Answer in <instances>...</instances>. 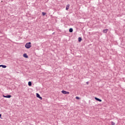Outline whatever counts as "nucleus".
<instances>
[{"label": "nucleus", "mask_w": 125, "mask_h": 125, "mask_svg": "<svg viewBox=\"0 0 125 125\" xmlns=\"http://www.w3.org/2000/svg\"><path fill=\"white\" fill-rule=\"evenodd\" d=\"M25 48L29 49V48H31L32 47V43L31 42H27L25 45Z\"/></svg>", "instance_id": "nucleus-1"}, {"label": "nucleus", "mask_w": 125, "mask_h": 125, "mask_svg": "<svg viewBox=\"0 0 125 125\" xmlns=\"http://www.w3.org/2000/svg\"><path fill=\"white\" fill-rule=\"evenodd\" d=\"M36 97H37V98H39V99H40L41 100H42V98L41 97V95H40V94L38 93H36Z\"/></svg>", "instance_id": "nucleus-2"}, {"label": "nucleus", "mask_w": 125, "mask_h": 125, "mask_svg": "<svg viewBox=\"0 0 125 125\" xmlns=\"http://www.w3.org/2000/svg\"><path fill=\"white\" fill-rule=\"evenodd\" d=\"M62 94H69V93H70L68 91H66L65 90H62Z\"/></svg>", "instance_id": "nucleus-3"}, {"label": "nucleus", "mask_w": 125, "mask_h": 125, "mask_svg": "<svg viewBox=\"0 0 125 125\" xmlns=\"http://www.w3.org/2000/svg\"><path fill=\"white\" fill-rule=\"evenodd\" d=\"M3 97H4V98H11V95H8L6 96L3 95Z\"/></svg>", "instance_id": "nucleus-4"}, {"label": "nucleus", "mask_w": 125, "mask_h": 125, "mask_svg": "<svg viewBox=\"0 0 125 125\" xmlns=\"http://www.w3.org/2000/svg\"><path fill=\"white\" fill-rule=\"evenodd\" d=\"M95 100H96L97 101H98L99 102H102V100L98 98L95 97Z\"/></svg>", "instance_id": "nucleus-5"}, {"label": "nucleus", "mask_w": 125, "mask_h": 125, "mask_svg": "<svg viewBox=\"0 0 125 125\" xmlns=\"http://www.w3.org/2000/svg\"><path fill=\"white\" fill-rule=\"evenodd\" d=\"M108 31H109V29H104L103 30V33H104V34H107V32H108Z\"/></svg>", "instance_id": "nucleus-6"}, {"label": "nucleus", "mask_w": 125, "mask_h": 125, "mask_svg": "<svg viewBox=\"0 0 125 125\" xmlns=\"http://www.w3.org/2000/svg\"><path fill=\"white\" fill-rule=\"evenodd\" d=\"M23 56L24 57V58H28V55H27L26 53L23 54Z\"/></svg>", "instance_id": "nucleus-7"}, {"label": "nucleus", "mask_w": 125, "mask_h": 125, "mask_svg": "<svg viewBox=\"0 0 125 125\" xmlns=\"http://www.w3.org/2000/svg\"><path fill=\"white\" fill-rule=\"evenodd\" d=\"M28 85L29 86H32V82L31 81L28 82Z\"/></svg>", "instance_id": "nucleus-8"}, {"label": "nucleus", "mask_w": 125, "mask_h": 125, "mask_svg": "<svg viewBox=\"0 0 125 125\" xmlns=\"http://www.w3.org/2000/svg\"><path fill=\"white\" fill-rule=\"evenodd\" d=\"M69 7H70V4H67L66 6V10H68V9H69Z\"/></svg>", "instance_id": "nucleus-9"}, {"label": "nucleus", "mask_w": 125, "mask_h": 125, "mask_svg": "<svg viewBox=\"0 0 125 125\" xmlns=\"http://www.w3.org/2000/svg\"><path fill=\"white\" fill-rule=\"evenodd\" d=\"M73 29L72 28H69V33H73Z\"/></svg>", "instance_id": "nucleus-10"}, {"label": "nucleus", "mask_w": 125, "mask_h": 125, "mask_svg": "<svg viewBox=\"0 0 125 125\" xmlns=\"http://www.w3.org/2000/svg\"><path fill=\"white\" fill-rule=\"evenodd\" d=\"M0 67H2V68H3L4 69H5V68H6V66L3 65H0Z\"/></svg>", "instance_id": "nucleus-11"}, {"label": "nucleus", "mask_w": 125, "mask_h": 125, "mask_svg": "<svg viewBox=\"0 0 125 125\" xmlns=\"http://www.w3.org/2000/svg\"><path fill=\"white\" fill-rule=\"evenodd\" d=\"M82 37H79L78 38V42H82Z\"/></svg>", "instance_id": "nucleus-12"}, {"label": "nucleus", "mask_w": 125, "mask_h": 125, "mask_svg": "<svg viewBox=\"0 0 125 125\" xmlns=\"http://www.w3.org/2000/svg\"><path fill=\"white\" fill-rule=\"evenodd\" d=\"M46 14V13H45V12H42V16H44Z\"/></svg>", "instance_id": "nucleus-13"}, {"label": "nucleus", "mask_w": 125, "mask_h": 125, "mask_svg": "<svg viewBox=\"0 0 125 125\" xmlns=\"http://www.w3.org/2000/svg\"><path fill=\"white\" fill-rule=\"evenodd\" d=\"M111 125H116V124L114 122H111Z\"/></svg>", "instance_id": "nucleus-14"}, {"label": "nucleus", "mask_w": 125, "mask_h": 125, "mask_svg": "<svg viewBox=\"0 0 125 125\" xmlns=\"http://www.w3.org/2000/svg\"><path fill=\"white\" fill-rule=\"evenodd\" d=\"M76 99H77L78 100H79L80 97H76Z\"/></svg>", "instance_id": "nucleus-15"}, {"label": "nucleus", "mask_w": 125, "mask_h": 125, "mask_svg": "<svg viewBox=\"0 0 125 125\" xmlns=\"http://www.w3.org/2000/svg\"><path fill=\"white\" fill-rule=\"evenodd\" d=\"M86 84H88L89 83L88 82L86 83Z\"/></svg>", "instance_id": "nucleus-16"}, {"label": "nucleus", "mask_w": 125, "mask_h": 125, "mask_svg": "<svg viewBox=\"0 0 125 125\" xmlns=\"http://www.w3.org/2000/svg\"><path fill=\"white\" fill-rule=\"evenodd\" d=\"M0 117H1V114H0Z\"/></svg>", "instance_id": "nucleus-17"}]
</instances>
